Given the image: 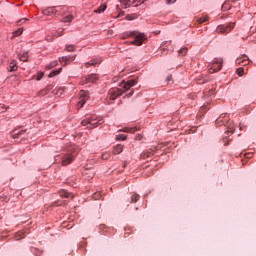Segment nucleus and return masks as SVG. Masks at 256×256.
<instances>
[{
    "instance_id": "cd10ccee",
    "label": "nucleus",
    "mask_w": 256,
    "mask_h": 256,
    "mask_svg": "<svg viewBox=\"0 0 256 256\" xmlns=\"http://www.w3.org/2000/svg\"><path fill=\"white\" fill-rule=\"evenodd\" d=\"M25 236L23 235L22 232H18L16 235H15V240L16 241H20V239H23Z\"/></svg>"
},
{
    "instance_id": "473e14b6",
    "label": "nucleus",
    "mask_w": 256,
    "mask_h": 256,
    "mask_svg": "<svg viewBox=\"0 0 256 256\" xmlns=\"http://www.w3.org/2000/svg\"><path fill=\"white\" fill-rule=\"evenodd\" d=\"M81 125L84 127H87V125L90 126V118L82 120Z\"/></svg>"
},
{
    "instance_id": "2f4dec72",
    "label": "nucleus",
    "mask_w": 256,
    "mask_h": 256,
    "mask_svg": "<svg viewBox=\"0 0 256 256\" xmlns=\"http://www.w3.org/2000/svg\"><path fill=\"white\" fill-rule=\"evenodd\" d=\"M66 51L68 52L75 51V45H66Z\"/></svg>"
},
{
    "instance_id": "a878e982",
    "label": "nucleus",
    "mask_w": 256,
    "mask_h": 256,
    "mask_svg": "<svg viewBox=\"0 0 256 256\" xmlns=\"http://www.w3.org/2000/svg\"><path fill=\"white\" fill-rule=\"evenodd\" d=\"M236 73L237 75H239V77H243L245 70L242 67H240L236 70Z\"/></svg>"
},
{
    "instance_id": "20e7f679",
    "label": "nucleus",
    "mask_w": 256,
    "mask_h": 256,
    "mask_svg": "<svg viewBox=\"0 0 256 256\" xmlns=\"http://www.w3.org/2000/svg\"><path fill=\"white\" fill-rule=\"evenodd\" d=\"M123 93V90L120 88H111L108 93L109 99H111V101H115V99H117V97H121Z\"/></svg>"
},
{
    "instance_id": "c85d7f7f",
    "label": "nucleus",
    "mask_w": 256,
    "mask_h": 256,
    "mask_svg": "<svg viewBox=\"0 0 256 256\" xmlns=\"http://www.w3.org/2000/svg\"><path fill=\"white\" fill-rule=\"evenodd\" d=\"M61 70L62 68H60L59 70H56V71H52L50 74H49V77H55V75H59V73H61Z\"/></svg>"
},
{
    "instance_id": "a19ab883",
    "label": "nucleus",
    "mask_w": 256,
    "mask_h": 256,
    "mask_svg": "<svg viewBox=\"0 0 256 256\" xmlns=\"http://www.w3.org/2000/svg\"><path fill=\"white\" fill-rule=\"evenodd\" d=\"M27 21V18H22L18 21V23H25Z\"/></svg>"
},
{
    "instance_id": "f8f14e48",
    "label": "nucleus",
    "mask_w": 256,
    "mask_h": 256,
    "mask_svg": "<svg viewBox=\"0 0 256 256\" xmlns=\"http://www.w3.org/2000/svg\"><path fill=\"white\" fill-rule=\"evenodd\" d=\"M227 121H229V117L225 114L220 115V117L216 120V124L221 127V125H227Z\"/></svg>"
},
{
    "instance_id": "49530a36",
    "label": "nucleus",
    "mask_w": 256,
    "mask_h": 256,
    "mask_svg": "<svg viewBox=\"0 0 256 256\" xmlns=\"http://www.w3.org/2000/svg\"><path fill=\"white\" fill-rule=\"evenodd\" d=\"M129 2H124V8L127 9V5H128Z\"/></svg>"
},
{
    "instance_id": "09e8293b",
    "label": "nucleus",
    "mask_w": 256,
    "mask_h": 256,
    "mask_svg": "<svg viewBox=\"0 0 256 256\" xmlns=\"http://www.w3.org/2000/svg\"><path fill=\"white\" fill-rule=\"evenodd\" d=\"M137 139H141V135H138Z\"/></svg>"
},
{
    "instance_id": "9d476101",
    "label": "nucleus",
    "mask_w": 256,
    "mask_h": 256,
    "mask_svg": "<svg viewBox=\"0 0 256 256\" xmlns=\"http://www.w3.org/2000/svg\"><path fill=\"white\" fill-rule=\"evenodd\" d=\"M57 9H63V7H61V6L48 7L43 10V14L44 15H54V13H57L59 11Z\"/></svg>"
},
{
    "instance_id": "6ab92c4d",
    "label": "nucleus",
    "mask_w": 256,
    "mask_h": 256,
    "mask_svg": "<svg viewBox=\"0 0 256 256\" xmlns=\"http://www.w3.org/2000/svg\"><path fill=\"white\" fill-rule=\"evenodd\" d=\"M20 61H27V59H29V53L28 52H24L22 55L19 56Z\"/></svg>"
},
{
    "instance_id": "a18cd8bd",
    "label": "nucleus",
    "mask_w": 256,
    "mask_h": 256,
    "mask_svg": "<svg viewBox=\"0 0 256 256\" xmlns=\"http://www.w3.org/2000/svg\"><path fill=\"white\" fill-rule=\"evenodd\" d=\"M234 132H235V130L233 128H229L227 131V133H234Z\"/></svg>"
},
{
    "instance_id": "b1692460",
    "label": "nucleus",
    "mask_w": 256,
    "mask_h": 256,
    "mask_svg": "<svg viewBox=\"0 0 256 256\" xmlns=\"http://www.w3.org/2000/svg\"><path fill=\"white\" fill-rule=\"evenodd\" d=\"M187 51H188L187 47H184V48H181L178 53L183 57L187 55Z\"/></svg>"
},
{
    "instance_id": "c03bdc74",
    "label": "nucleus",
    "mask_w": 256,
    "mask_h": 256,
    "mask_svg": "<svg viewBox=\"0 0 256 256\" xmlns=\"http://www.w3.org/2000/svg\"><path fill=\"white\" fill-rule=\"evenodd\" d=\"M167 81L169 82V81H173V76L172 75H169L168 77H167Z\"/></svg>"
},
{
    "instance_id": "58836bf2",
    "label": "nucleus",
    "mask_w": 256,
    "mask_h": 256,
    "mask_svg": "<svg viewBox=\"0 0 256 256\" xmlns=\"http://www.w3.org/2000/svg\"><path fill=\"white\" fill-rule=\"evenodd\" d=\"M57 66V62H53L48 66V69H53V67Z\"/></svg>"
},
{
    "instance_id": "37998d69",
    "label": "nucleus",
    "mask_w": 256,
    "mask_h": 256,
    "mask_svg": "<svg viewBox=\"0 0 256 256\" xmlns=\"http://www.w3.org/2000/svg\"><path fill=\"white\" fill-rule=\"evenodd\" d=\"M133 93H134V91L132 90L130 93L126 94L125 97H133Z\"/></svg>"
},
{
    "instance_id": "4468645a",
    "label": "nucleus",
    "mask_w": 256,
    "mask_h": 256,
    "mask_svg": "<svg viewBox=\"0 0 256 256\" xmlns=\"http://www.w3.org/2000/svg\"><path fill=\"white\" fill-rule=\"evenodd\" d=\"M113 153H114V155H119L120 153H123V145L118 144V145L114 146Z\"/></svg>"
},
{
    "instance_id": "f03ea898",
    "label": "nucleus",
    "mask_w": 256,
    "mask_h": 256,
    "mask_svg": "<svg viewBox=\"0 0 256 256\" xmlns=\"http://www.w3.org/2000/svg\"><path fill=\"white\" fill-rule=\"evenodd\" d=\"M235 29V23L231 22L227 26L219 25L216 28V33H221L222 35H227V33H231Z\"/></svg>"
},
{
    "instance_id": "f704fd0d",
    "label": "nucleus",
    "mask_w": 256,
    "mask_h": 256,
    "mask_svg": "<svg viewBox=\"0 0 256 256\" xmlns=\"http://www.w3.org/2000/svg\"><path fill=\"white\" fill-rule=\"evenodd\" d=\"M47 91H49V88H45L39 92V95H47Z\"/></svg>"
},
{
    "instance_id": "6e6552de",
    "label": "nucleus",
    "mask_w": 256,
    "mask_h": 256,
    "mask_svg": "<svg viewBox=\"0 0 256 256\" xmlns=\"http://www.w3.org/2000/svg\"><path fill=\"white\" fill-rule=\"evenodd\" d=\"M98 77L97 74H90L84 78H82L81 84L87 85V83H95L97 81Z\"/></svg>"
},
{
    "instance_id": "72a5a7b5",
    "label": "nucleus",
    "mask_w": 256,
    "mask_h": 256,
    "mask_svg": "<svg viewBox=\"0 0 256 256\" xmlns=\"http://www.w3.org/2000/svg\"><path fill=\"white\" fill-rule=\"evenodd\" d=\"M41 79H43V72H39L37 77H36V81H41Z\"/></svg>"
},
{
    "instance_id": "423d86ee",
    "label": "nucleus",
    "mask_w": 256,
    "mask_h": 256,
    "mask_svg": "<svg viewBox=\"0 0 256 256\" xmlns=\"http://www.w3.org/2000/svg\"><path fill=\"white\" fill-rule=\"evenodd\" d=\"M103 119L97 118L95 116L90 117V126L89 129H95V127H98V125H102Z\"/></svg>"
},
{
    "instance_id": "4c0bfd02",
    "label": "nucleus",
    "mask_w": 256,
    "mask_h": 256,
    "mask_svg": "<svg viewBox=\"0 0 256 256\" xmlns=\"http://www.w3.org/2000/svg\"><path fill=\"white\" fill-rule=\"evenodd\" d=\"M127 21H133V19H135L134 15H127L126 16Z\"/></svg>"
},
{
    "instance_id": "8fccbe9b",
    "label": "nucleus",
    "mask_w": 256,
    "mask_h": 256,
    "mask_svg": "<svg viewBox=\"0 0 256 256\" xmlns=\"http://www.w3.org/2000/svg\"><path fill=\"white\" fill-rule=\"evenodd\" d=\"M192 99H195V95H192Z\"/></svg>"
},
{
    "instance_id": "aec40b11",
    "label": "nucleus",
    "mask_w": 256,
    "mask_h": 256,
    "mask_svg": "<svg viewBox=\"0 0 256 256\" xmlns=\"http://www.w3.org/2000/svg\"><path fill=\"white\" fill-rule=\"evenodd\" d=\"M139 199H140L139 194L135 193L132 195L130 203H137Z\"/></svg>"
},
{
    "instance_id": "dca6fc26",
    "label": "nucleus",
    "mask_w": 256,
    "mask_h": 256,
    "mask_svg": "<svg viewBox=\"0 0 256 256\" xmlns=\"http://www.w3.org/2000/svg\"><path fill=\"white\" fill-rule=\"evenodd\" d=\"M60 195L62 196V197H64L65 199H73V194H71V193H69V192H67V191H62L61 193H60Z\"/></svg>"
},
{
    "instance_id": "412c9836",
    "label": "nucleus",
    "mask_w": 256,
    "mask_h": 256,
    "mask_svg": "<svg viewBox=\"0 0 256 256\" xmlns=\"http://www.w3.org/2000/svg\"><path fill=\"white\" fill-rule=\"evenodd\" d=\"M124 133H135L137 131V128H129V127H126L122 130Z\"/></svg>"
},
{
    "instance_id": "c9c22d12",
    "label": "nucleus",
    "mask_w": 256,
    "mask_h": 256,
    "mask_svg": "<svg viewBox=\"0 0 256 256\" xmlns=\"http://www.w3.org/2000/svg\"><path fill=\"white\" fill-rule=\"evenodd\" d=\"M64 31H65V30H63V29L58 30V31L56 32V37H61V35H63Z\"/></svg>"
},
{
    "instance_id": "5701e85b",
    "label": "nucleus",
    "mask_w": 256,
    "mask_h": 256,
    "mask_svg": "<svg viewBox=\"0 0 256 256\" xmlns=\"http://www.w3.org/2000/svg\"><path fill=\"white\" fill-rule=\"evenodd\" d=\"M198 23H206V21H209V16H202L197 19Z\"/></svg>"
},
{
    "instance_id": "e433bc0d",
    "label": "nucleus",
    "mask_w": 256,
    "mask_h": 256,
    "mask_svg": "<svg viewBox=\"0 0 256 256\" xmlns=\"http://www.w3.org/2000/svg\"><path fill=\"white\" fill-rule=\"evenodd\" d=\"M10 71H17V65L11 63V65H10Z\"/></svg>"
},
{
    "instance_id": "f3484780",
    "label": "nucleus",
    "mask_w": 256,
    "mask_h": 256,
    "mask_svg": "<svg viewBox=\"0 0 256 256\" xmlns=\"http://www.w3.org/2000/svg\"><path fill=\"white\" fill-rule=\"evenodd\" d=\"M98 63H101V61H99V60H92L90 62H86L85 63V67H91V66L97 65Z\"/></svg>"
},
{
    "instance_id": "ddd939ff",
    "label": "nucleus",
    "mask_w": 256,
    "mask_h": 256,
    "mask_svg": "<svg viewBox=\"0 0 256 256\" xmlns=\"http://www.w3.org/2000/svg\"><path fill=\"white\" fill-rule=\"evenodd\" d=\"M59 61L61 63H64V65H67V63H69V61H75V56H63V57L59 58Z\"/></svg>"
},
{
    "instance_id": "1a4fd4ad",
    "label": "nucleus",
    "mask_w": 256,
    "mask_h": 256,
    "mask_svg": "<svg viewBox=\"0 0 256 256\" xmlns=\"http://www.w3.org/2000/svg\"><path fill=\"white\" fill-rule=\"evenodd\" d=\"M137 85V80H128L127 82L123 81L120 84V87L125 91H129L130 87H135Z\"/></svg>"
},
{
    "instance_id": "393cba45",
    "label": "nucleus",
    "mask_w": 256,
    "mask_h": 256,
    "mask_svg": "<svg viewBox=\"0 0 256 256\" xmlns=\"http://www.w3.org/2000/svg\"><path fill=\"white\" fill-rule=\"evenodd\" d=\"M125 139H127L126 135H123V134L116 135L117 141H125Z\"/></svg>"
},
{
    "instance_id": "39448f33",
    "label": "nucleus",
    "mask_w": 256,
    "mask_h": 256,
    "mask_svg": "<svg viewBox=\"0 0 256 256\" xmlns=\"http://www.w3.org/2000/svg\"><path fill=\"white\" fill-rule=\"evenodd\" d=\"M80 96V101L78 103V107H83V105H85L87 99H89V92L85 91V90H81L79 93Z\"/></svg>"
},
{
    "instance_id": "79ce46f5",
    "label": "nucleus",
    "mask_w": 256,
    "mask_h": 256,
    "mask_svg": "<svg viewBox=\"0 0 256 256\" xmlns=\"http://www.w3.org/2000/svg\"><path fill=\"white\" fill-rule=\"evenodd\" d=\"M133 93H134V91L132 90L130 93L126 94L125 97H133Z\"/></svg>"
},
{
    "instance_id": "f257e3e1",
    "label": "nucleus",
    "mask_w": 256,
    "mask_h": 256,
    "mask_svg": "<svg viewBox=\"0 0 256 256\" xmlns=\"http://www.w3.org/2000/svg\"><path fill=\"white\" fill-rule=\"evenodd\" d=\"M129 37H133L134 41L131 42V45H137V47H141L144 41H147V37L144 33L138 31H128L122 34V39H129Z\"/></svg>"
},
{
    "instance_id": "a211bd4d",
    "label": "nucleus",
    "mask_w": 256,
    "mask_h": 256,
    "mask_svg": "<svg viewBox=\"0 0 256 256\" xmlns=\"http://www.w3.org/2000/svg\"><path fill=\"white\" fill-rule=\"evenodd\" d=\"M71 21H73V15L65 16V17L62 19V22H63V23H71Z\"/></svg>"
},
{
    "instance_id": "ea45409f",
    "label": "nucleus",
    "mask_w": 256,
    "mask_h": 256,
    "mask_svg": "<svg viewBox=\"0 0 256 256\" xmlns=\"http://www.w3.org/2000/svg\"><path fill=\"white\" fill-rule=\"evenodd\" d=\"M34 253H35L36 256H40V255H42L43 251L35 250Z\"/></svg>"
},
{
    "instance_id": "2eb2a0df",
    "label": "nucleus",
    "mask_w": 256,
    "mask_h": 256,
    "mask_svg": "<svg viewBox=\"0 0 256 256\" xmlns=\"http://www.w3.org/2000/svg\"><path fill=\"white\" fill-rule=\"evenodd\" d=\"M107 9V4L100 5L96 10H94V13H104V11Z\"/></svg>"
},
{
    "instance_id": "de8ad7c7",
    "label": "nucleus",
    "mask_w": 256,
    "mask_h": 256,
    "mask_svg": "<svg viewBox=\"0 0 256 256\" xmlns=\"http://www.w3.org/2000/svg\"><path fill=\"white\" fill-rule=\"evenodd\" d=\"M225 5H226L225 3L222 5V8H223V9H225Z\"/></svg>"
},
{
    "instance_id": "9b49d317",
    "label": "nucleus",
    "mask_w": 256,
    "mask_h": 256,
    "mask_svg": "<svg viewBox=\"0 0 256 256\" xmlns=\"http://www.w3.org/2000/svg\"><path fill=\"white\" fill-rule=\"evenodd\" d=\"M75 161V156L71 154H66L62 158V165L65 167L66 165H70V163H73Z\"/></svg>"
},
{
    "instance_id": "3c124183",
    "label": "nucleus",
    "mask_w": 256,
    "mask_h": 256,
    "mask_svg": "<svg viewBox=\"0 0 256 256\" xmlns=\"http://www.w3.org/2000/svg\"><path fill=\"white\" fill-rule=\"evenodd\" d=\"M167 1H172V0H167Z\"/></svg>"
},
{
    "instance_id": "7c9ffc66",
    "label": "nucleus",
    "mask_w": 256,
    "mask_h": 256,
    "mask_svg": "<svg viewBox=\"0 0 256 256\" xmlns=\"http://www.w3.org/2000/svg\"><path fill=\"white\" fill-rule=\"evenodd\" d=\"M109 157H111V154H110L109 152H104V153L102 154V159H103L104 161H107V159H109Z\"/></svg>"
},
{
    "instance_id": "c756f323",
    "label": "nucleus",
    "mask_w": 256,
    "mask_h": 256,
    "mask_svg": "<svg viewBox=\"0 0 256 256\" xmlns=\"http://www.w3.org/2000/svg\"><path fill=\"white\" fill-rule=\"evenodd\" d=\"M23 33V28H18L15 32H14V37H19V35H21Z\"/></svg>"
},
{
    "instance_id": "0eeeda50",
    "label": "nucleus",
    "mask_w": 256,
    "mask_h": 256,
    "mask_svg": "<svg viewBox=\"0 0 256 256\" xmlns=\"http://www.w3.org/2000/svg\"><path fill=\"white\" fill-rule=\"evenodd\" d=\"M251 63V60H249V57L245 54H243L240 58L236 59V65H242L243 67L249 65Z\"/></svg>"
},
{
    "instance_id": "4be33fe9",
    "label": "nucleus",
    "mask_w": 256,
    "mask_h": 256,
    "mask_svg": "<svg viewBox=\"0 0 256 256\" xmlns=\"http://www.w3.org/2000/svg\"><path fill=\"white\" fill-rule=\"evenodd\" d=\"M153 153H155V151L147 150L146 152L143 153L142 157L143 159H147L150 155H153Z\"/></svg>"
},
{
    "instance_id": "bb28decb",
    "label": "nucleus",
    "mask_w": 256,
    "mask_h": 256,
    "mask_svg": "<svg viewBox=\"0 0 256 256\" xmlns=\"http://www.w3.org/2000/svg\"><path fill=\"white\" fill-rule=\"evenodd\" d=\"M23 133H25V130H22V131L14 130L13 137H19L20 135H23Z\"/></svg>"
},
{
    "instance_id": "7ed1b4c3",
    "label": "nucleus",
    "mask_w": 256,
    "mask_h": 256,
    "mask_svg": "<svg viewBox=\"0 0 256 256\" xmlns=\"http://www.w3.org/2000/svg\"><path fill=\"white\" fill-rule=\"evenodd\" d=\"M221 67H223V59L215 58L211 64L209 72L210 73H218V71H221Z\"/></svg>"
}]
</instances>
